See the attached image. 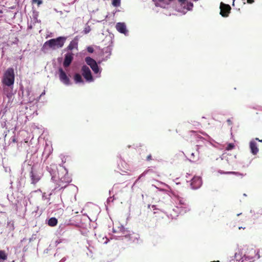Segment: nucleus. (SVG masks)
<instances>
[{
  "instance_id": "1",
  "label": "nucleus",
  "mask_w": 262,
  "mask_h": 262,
  "mask_svg": "<svg viewBox=\"0 0 262 262\" xmlns=\"http://www.w3.org/2000/svg\"><path fill=\"white\" fill-rule=\"evenodd\" d=\"M67 38V37L60 36L56 38L47 40L43 43L41 50L42 52L46 53L50 49L54 50L61 48L63 46Z\"/></svg>"
},
{
  "instance_id": "2",
  "label": "nucleus",
  "mask_w": 262,
  "mask_h": 262,
  "mask_svg": "<svg viewBox=\"0 0 262 262\" xmlns=\"http://www.w3.org/2000/svg\"><path fill=\"white\" fill-rule=\"evenodd\" d=\"M113 232L114 233H122V235L120 236V237H122V239L123 238H124L126 239L127 241L131 243H139L140 238L139 234L127 230L123 225L119 226L117 228H114Z\"/></svg>"
},
{
  "instance_id": "3",
  "label": "nucleus",
  "mask_w": 262,
  "mask_h": 262,
  "mask_svg": "<svg viewBox=\"0 0 262 262\" xmlns=\"http://www.w3.org/2000/svg\"><path fill=\"white\" fill-rule=\"evenodd\" d=\"M175 208L173 209V211L176 214H184L188 211L190 209L186 203V200L180 196H175Z\"/></svg>"
},
{
  "instance_id": "4",
  "label": "nucleus",
  "mask_w": 262,
  "mask_h": 262,
  "mask_svg": "<svg viewBox=\"0 0 262 262\" xmlns=\"http://www.w3.org/2000/svg\"><path fill=\"white\" fill-rule=\"evenodd\" d=\"M14 82V70L12 68H8L5 72L3 78V82L8 86H11L13 85Z\"/></svg>"
},
{
  "instance_id": "5",
  "label": "nucleus",
  "mask_w": 262,
  "mask_h": 262,
  "mask_svg": "<svg viewBox=\"0 0 262 262\" xmlns=\"http://www.w3.org/2000/svg\"><path fill=\"white\" fill-rule=\"evenodd\" d=\"M64 171H65V174L62 176H59V181L57 184L61 189L66 188L68 184L72 181L71 178L68 173L67 169L64 168Z\"/></svg>"
},
{
  "instance_id": "6",
  "label": "nucleus",
  "mask_w": 262,
  "mask_h": 262,
  "mask_svg": "<svg viewBox=\"0 0 262 262\" xmlns=\"http://www.w3.org/2000/svg\"><path fill=\"white\" fill-rule=\"evenodd\" d=\"M85 61L86 62V64L91 67L94 73L95 74H98L99 76L98 77H100L101 70L100 68L98 66V63L96 62V61L90 57H86L85 58Z\"/></svg>"
},
{
  "instance_id": "7",
  "label": "nucleus",
  "mask_w": 262,
  "mask_h": 262,
  "mask_svg": "<svg viewBox=\"0 0 262 262\" xmlns=\"http://www.w3.org/2000/svg\"><path fill=\"white\" fill-rule=\"evenodd\" d=\"M30 176L31 178V183L35 184L40 180L42 177V173L36 169L34 166H32L30 172Z\"/></svg>"
},
{
  "instance_id": "8",
  "label": "nucleus",
  "mask_w": 262,
  "mask_h": 262,
  "mask_svg": "<svg viewBox=\"0 0 262 262\" xmlns=\"http://www.w3.org/2000/svg\"><path fill=\"white\" fill-rule=\"evenodd\" d=\"M81 73L82 76L88 82H92L93 81V78L92 75L91 71L90 68L86 65H84L81 68Z\"/></svg>"
},
{
  "instance_id": "9",
  "label": "nucleus",
  "mask_w": 262,
  "mask_h": 262,
  "mask_svg": "<svg viewBox=\"0 0 262 262\" xmlns=\"http://www.w3.org/2000/svg\"><path fill=\"white\" fill-rule=\"evenodd\" d=\"M59 71V77L60 81L66 85H69L71 84L70 80L69 78L67 75L66 72L60 68Z\"/></svg>"
},
{
  "instance_id": "10",
  "label": "nucleus",
  "mask_w": 262,
  "mask_h": 262,
  "mask_svg": "<svg viewBox=\"0 0 262 262\" xmlns=\"http://www.w3.org/2000/svg\"><path fill=\"white\" fill-rule=\"evenodd\" d=\"M202 184V181L201 177L195 176L191 180L190 185L192 189H197L201 186Z\"/></svg>"
},
{
  "instance_id": "11",
  "label": "nucleus",
  "mask_w": 262,
  "mask_h": 262,
  "mask_svg": "<svg viewBox=\"0 0 262 262\" xmlns=\"http://www.w3.org/2000/svg\"><path fill=\"white\" fill-rule=\"evenodd\" d=\"M116 28L120 33L123 34L125 36L128 35V31L124 23H117L116 25Z\"/></svg>"
},
{
  "instance_id": "12",
  "label": "nucleus",
  "mask_w": 262,
  "mask_h": 262,
  "mask_svg": "<svg viewBox=\"0 0 262 262\" xmlns=\"http://www.w3.org/2000/svg\"><path fill=\"white\" fill-rule=\"evenodd\" d=\"M52 151L53 148L52 145L46 143L42 154V158H44L45 160H46L49 158L50 155L52 153Z\"/></svg>"
},
{
  "instance_id": "13",
  "label": "nucleus",
  "mask_w": 262,
  "mask_h": 262,
  "mask_svg": "<svg viewBox=\"0 0 262 262\" xmlns=\"http://www.w3.org/2000/svg\"><path fill=\"white\" fill-rule=\"evenodd\" d=\"M221 12L220 14L223 17H227L230 12L231 8L229 5L225 4L223 2L220 5Z\"/></svg>"
},
{
  "instance_id": "14",
  "label": "nucleus",
  "mask_w": 262,
  "mask_h": 262,
  "mask_svg": "<svg viewBox=\"0 0 262 262\" xmlns=\"http://www.w3.org/2000/svg\"><path fill=\"white\" fill-rule=\"evenodd\" d=\"M112 47L111 46H108L105 48H104L102 50L103 54H107V55L104 58H102L101 60L98 61V63H100L101 62L107 60L108 58H110L111 55L112 54Z\"/></svg>"
},
{
  "instance_id": "15",
  "label": "nucleus",
  "mask_w": 262,
  "mask_h": 262,
  "mask_svg": "<svg viewBox=\"0 0 262 262\" xmlns=\"http://www.w3.org/2000/svg\"><path fill=\"white\" fill-rule=\"evenodd\" d=\"M73 59V54L68 53L65 54L63 64L64 67H68L71 63Z\"/></svg>"
},
{
  "instance_id": "16",
  "label": "nucleus",
  "mask_w": 262,
  "mask_h": 262,
  "mask_svg": "<svg viewBox=\"0 0 262 262\" xmlns=\"http://www.w3.org/2000/svg\"><path fill=\"white\" fill-rule=\"evenodd\" d=\"M250 148L251 152L253 155H256L259 151V149L257 147V145L255 141L252 140L250 142Z\"/></svg>"
},
{
  "instance_id": "17",
  "label": "nucleus",
  "mask_w": 262,
  "mask_h": 262,
  "mask_svg": "<svg viewBox=\"0 0 262 262\" xmlns=\"http://www.w3.org/2000/svg\"><path fill=\"white\" fill-rule=\"evenodd\" d=\"M193 7V5L192 3L190 2L187 4L186 6L184 5L183 7V10L181 11L180 10L178 9V11L182 12L183 14H185L187 11H190L192 9V8Z\"/></svg>"
},
{
  "instance_id": "18",
  "label": "nucleus",
  "mask_w": 262,
  "mask_h": 262,
  "mask_svg": "<svg viewBox=\"0 0 262 262\" xmlns=\"http://www.w3.org/2000/svg\"><path fill=\"white\" fill-rule=\"evenodd\" d=\"M78 47V41L75 38L73 40H72L69 46L67 47V48L65 49V50H72L75 48H77Z\"/></svg>"
},
{
  "instance_id": "19",
  "label": "nucleus",
  "mask_w": 262,
  "mask_h": 262,
  "mask_svg": "<svg viewBox=\"0 0 262 262\" xmlns=\"http://www.w3.org/2000/svg\"><path fill=\"white\" fill-rule=\"evenodd\" d=\"M74 80L76 83H84V81L82 78L81 76L78 73H76L75 74Z\"/></svg>"
},
{
  "instance_id": "20",
  "label": "nucleus",
  "mask_w": 262,
  "mask_h": 262,
  "mask_svg": "<svg viewBox=\"0 0 262 262\" xmlns=\"http://www.w3.org/2000/svg\"><path fill=\"white\" fill-rule=\"evenodd\" d=\"M218 172L220 173V174H235L236 176H241L242 177H243L244 176V174L243 173H239V172H235V171H227V172H224L222 170H219Z\"/></svg>"
},
{
  "instance_id": "21",
  "label": "nucleus",
  "mask_w": 262,
  "mask_h": 262,
  "mask_svg": "<svg viewBox=\"0 0 262 262\" xmlns=\"http://www.w3.org/2000/svg\"><path fill=\"white\" fill-rule=\"evenodd\" d=\"M57 219L55 217H51L48 220V225L50 226L54 227L57 224Z\"/></svg>"
},
{
  "instance_id": "22",
  "label": "nucleus",
  "mask_w": 262,
  "mask_h": 262,
  "mask_svg": "<svg viewBox=\"0 0 262 262\" xmlns=\"http://www.w3.org/2000/svg\"><path fill=\"white\" fill-rule=\"evenodd\" d=\"M26 92L27 96L28 97V99L27 100L29 102H32L34 100V98H32L31 97H30V95L31 93V90L29 88H27L26 90Z\"/></svg>"
},
{
  "instance_id": "23",
  "label": "nucleus",
  "mask_w": 262,
  "mask_h": 262,
  "mask_svg": "<svg viewBox=\"0 0 262 262\" xmlns=\"http://www.w3.org/2000/svg\"><path fill=\"white\" fill-rule=\"evenodd\" d=\"M7 258V255L4 251L0 250V260H6Z\"/></svg>"
},
{
  "instance_id": "24",
  "label": "nucleus",
  "mask_w": 262,
  "mask_h": 262,
  "mask_svg": "<svg viewBox=\"0 0 262 262\" xmlns=\"http://www.w3.org/2000/svg\"><path fill=\"white\" fill-rule=\"evenodd\" d=\"M121 4V0H113L112 1V5L114 7H119Z\"/></svg>"
},
{
  "instance_id": "25",
  "label": "nucleus",
  "mask_w": 262,
  "mask_h": 262,
  "mask_svg": "<svg viewBox=\"0 0 262 262\" xmlns=\"http://www.w3.org/2000/svg\"><path fill=\"white\" fill-rule=\"evenodd\" d=\"M38 15V12L35 11H34L33 12L32 16H33V20H34L35 23L38 22V20L37 19Z\"/></svg>"
},
{
  "instance_id": "26",
  "label": "nucleus",
  "mask_w": 262,
  "mask_h": 262,
  "mask_svg": "<svg viewBox=\"0 0 262 262\" xmlns=\"http://www.w3.org/2000/svg\"><path fill=\"white\" fill-rule=\"evenodd\" d=\"M152 171V169H148L147 170H145L141 175L139 177V178L136 180V182H137V181H138L141 177H143V176H145L146 174H147L148 173L150 172H151Z\"/></svg>"
},
{
  "instance_id": "27",
  "label": "nucleus",
  "mask_w": 262,
  "mask_h": 262,
  "mask_svg": "<svg viewBox=\"0 0 262 262\" xmlns=\"http://www.w3.org/2000/svg\"><path fill=\"white\" fill-rule=\"evenodd\" d=\"M235 147V145L233 143H229L227 147H226V149L227 150H230L234 148V147Z\"/></svg>"
},
{
  "instance_id": "28",
  "label": "nucleus",
  "mask_w": 262,
  "mask_h": 262,
  "mask_svg": "<svg viewBox=\"0 0 262 262\" xmlns=\"http://www.w3.org/2000/svg\"><path fill=\"white\" fill-rule=\"evenodd\" d=\"M32 4H37L38 6H39L40 5L42 4V0H32Z\"/></svg>"
},
{
  "instance_id": "29",
  "label": "nucleus",
  "mask_w": 262,
  "mask_h": 262,
  "mask_svg": "<svg viewBox=\"0 0 262 262\" xmlns=\"http://www.w3.org/2000/svg\"><path fill=\"white\" fill-rule=\"evenodd\" d=\"M52 195V193L51 192L49 194V197H47L46 195V194L45 193H43L42 194V199L45 200H47L48 201L50 200V196Z\"/></svg>"
},
{
  "instance_id": "30",
  "label": "nucleus",
  "mask_w": 262,
  "mask_h": 262,
  "mask_svg": "<svg viewBox=\"0 0 262 262\" xmlns=\"http://www.w3.org/2000/svg\"><path fill=\"white\" fill-rule=\"evenodd\" d=\"M191 156V157L190 159H189V161L191 162H194L196 161V160H198V158L195 159L194 153H192Z\"/></svg>"
},
{
  "instance_id": "31",
  "label": "nucleus",
  "mask_w": 262,
  "mask_h": 262,
  "mask_svg": "<svg viewBox=\"0 0 262 262\" xmlns=\"http://www.w3.org/2000/svg\"><path fill=\"white\" fill-rule=\"evenodd\" d=\"M90 31H91V28H90V27L89 26H86L83 30L85 34H88V33H89L90 32Z\"/></svg>"
},
{
  "instance_id": "32",
  "label": "nucleus",
  "mask_w": 262,
  "mask_h": 262,
  "mask_svg": "<svg viewBox=\"0 0 262 262\" xmlns=\"http://www.w3.org/2000/svg\"><path fill=\"white\" fill-rule=\"evenodd\" d=\"M178 1L182 7L186 5V0H178Z\"/></svg>"
},
{
  "instance_id": "33",
  "label": "nucleus",
  "mask_w": 262,
  "mask_h": 262,
  "mask_svg": "<svg viewBox=\"0 0 262 262\" xmlns=\"http://www.w3.org/2000/svg\"><path fill=\"white\" fill-rule=\"evenodd\" d=\"M87 51L88 52L92 53L94 52V49L93 47L89 46L87 47Z\"/></svg>"
},
{
  "instance_id": "34",
  "label": "nucleus",
  "mask_w": 262,
  "mask_h": 262,
  "mask_svg": "<svg viewBox=\"0 0 262 262\" xmlns=\"http://www.w3.org/2000/svg\"><path fill=\"white\" fill-rule=\"evenodd\" d=\"M114 196H113V197L110 196L107 200V203H109L111 202H113L114 201Z\"/></svg>"
},
{
  "instance_id": "35",
  "label": "nucleus",
  "mask_w": 262,
  "mask_h": 262,
  "mask_svg": "<svg viewBox=\"0 0 262 262\" xmlns=\"http://www.w3.org/2000/svg\"><path fill=\"white\" fill-rule=\"evenodd\" d=\"M152 159V158H151V155H149L147 158H146V160L147 161H149V160H151Z\"/></svg>"
},
{
  "instance_id": "36",
  "label": "nucleus",
  "mask_w": 262,
  "mask_h": 262,
  "mask_svg": "<svg viewBox=\"0 0 262 262\" xmlns=\"http://www.w3.org/2000/svg\"><path fill=\"white\" fill-rule=\"evenodd\" d=\"M227 122L228 123V124L229 125H231L232 124V122H231V120L230 119L227 120Z\"/></svg>"
},
{
  "instance_id": "37",
  "label": "nucleus",
  "mask_w": 262,
  "mask_h": 262,
  "mask_svg": "<svg viewBox=\"0 0 262 262\" xmlns=\"http://www.w3.org/2000/svg\"><path fill=\"white\" fill-rule=\"evenodd\" d=\"M248 1V3H250V4H252L254 2V0H247Z\"/></svg>"
},
{
  "instance_id": "38",
  "label": "nucleus",
  "mask_w": 262,
  "mask_h": 262,
  "mask_svg": "<svg viewBox=\"0 0 262 262\" xmlns=\"http://www.w3.org/2000/svg\"><path fill=\"white\" fill-rule=\"evenodd\" d=\"M151 208L153 209V210H156V205H152L151 206Z\"/></svg>"
},
{
  "instance_id": "39",
  "label": "nucleus",
  "mask_w": 262,
  "mask_h": 262,
  "mask_svg": "<svg viewBox=\"0 0 262 262\" xmlns=\"http://www.w3.org/2000/svg\"><path fill=\"white\" fill-rule=\"evenodd\" d=\"M45 94V91H44L40 95V97L44 95Z\"/></svg>"
},
{
  "instance_id": "40",
  "label": "nucleus",
  "mask_w": 262,
  "mask_h": 262,
  "mask_svg": "<svg viewBox=\"0 0 262 262\" xmlns=\"http://www.w3.org/2000/svg\"><path fill=\"white\" fill-rule=\"evenodd\" d=\"M117 184H115L112 188V190H113L114 188H115L116 187H117Z\"/></svg>"
},
{
  "instance_id": "41",
  "label": "nucleus",
  "mask_w": 262,
  "mask_h": 262,
  "mask_svg": "<svg viewBox=\"0 0 262 262\" xmlns=\"http://www.w3.org/2000/svg\"><path fill=\"white\" fill-rule=\"evenodd\" d=\"M256 140H258L259 142H262V140H259L258 138H256L255 139Z\"/></svg>"
},
{
  "instance_id": "42",
  "label": "nucleus",
  "mask_w": 262,
  "mask_h": 262,
  "mask_svg": "<svg viewBox=\"0 0 262 262\" xmlns=\"http://www.w3.org/2000/svg\"><path fill=\"white\" fill-rule=\"evenodd\" d=\"M256 140H258L259 142H262V140H259L258 138H256L255 139Z\"/></svg>"
},
{
  "instance_id": "43",
  "label": "nucleus",
  "mask_w": 262,
  "mask_h": 262,
  "mask_svg": "<svg viewBox=\"0 0 262 262\" xmlns=\"http://www.w3.org/2000/svg\"><path fill=\"white\" fill-rule=\"evenodd\" d=\"M235 0H233V5H234V3Z\"/></svg>"
},
{
  "instance_id": "44",
  "label": "nucleus",
  "mask_w": 262,
  "mask_h": 262,
  "mask_svg": "<svg viewBox=\"0 0 262 262\" xmlns=\"http://www.w3.org/2000/svg\"><path fill=\"white\" fill-rule=\"evenodd\" d=\"M197 146H198L197 150H199V145H197Z\"/></svg>"
},
{
  "instance_id": "45",
  "label": "nucleus",
  "mask_w": 262,
  "mask_h": 262,
  "mask_svg": "<svg viewBox=\"0 0 262 262\" xmlns=\"http://www.w3.org/2000/svg\"><path fill=\"white\" fill-rule=\"evenodd\" d=\"M235 257L236 258L237 256H236V253L235 254Z\"/></svg>"
},
{
  "instance_id": "46",
  "label": "nucleus",
  "mask_w": 262,
  "mask_h": 262,
  "mask_svg": "<svg viewBox=\"0 0 262 262\" xmlns=\"http://www.w3.org/2000/svg\"><path fill=\"white\" fill-rule=\"evenodd\" d=\"M111 190H110V191H109V193H110V194H111Z\"/></svg>"
},
{
  "instance_id": "47",
  "label": "nucleus",
  "mask_w": 262,
  "mask_h": 262,
  "mask_svg": "<svg viewBox=\"0 0 262 262\" xmlns=\"http://www.w3.org/2000/svg\"><path fill=\"white\" fill-rule=\"evenodd\" d=\"M164 0H159V2H161L162 1H163Z\"/></svg>"
},
{
  "instance_id": "48",
  "label": "nucleus",
  "mask_w": 262,
  "mask_h": 262,
  "mask_svg": "<svg viewBox=\"0 0 262 262\" xmlns=\"http://www.w3.org/2000/svg\"><path fill=\"white\" fill-rule=\"evenodd\" d=\"M244 196H246L247 195H246L245 193H244Z\"/></svg>"
},
{
  "instance_id": "49",
  "label": "nucleus",
  "mask_w": 262,
  "mask_h": 262,
  "mask_svg": "<svg viewBox=\"0 0 262 262\" xmlns=\"http://www.w3.org/2000/svg\"><path fill=\"white\" fill-rule=\"evenodd\" d=\"M243 228L242 227H239V229H242Z\"/></svg>"
},
{
  "instance_id": "50",
  "label": "nucleus",
  "mask_w": 262,
  "mask_h": 262,
  "mask_svg": "<svg viewBox=\"0 0 262 262\" xmlns=\"http://www.w3.org/2000/svg\"><path fill=\"white\" fill-rule=\"evenodd\" d=\"M213 262H219V261H213Z\"/></svg>"
}]
</instances>
